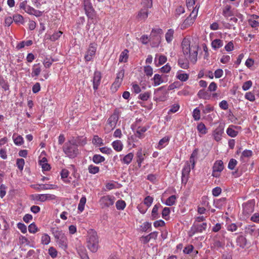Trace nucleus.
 <instances>
[{"label":"nucleus","mask_w":259,"mask_h":259,"mask_svg":"<svg viewBox=\"0 0 259 259\" xmlns=\"http://www.w3.org/2000/svg\"><path fill=\"white\" fill-rule=\"evenodd\" d=\"M225 49L227 52H230L234 50V44L233 41L229 42L225 46Z\"/></svg>","instance_id":"nucleus-60"},{"label":"nucleus","mask_w":259,"mask_h":259,"mask_svg":"<svg viewBox=\"0 0 259 259\" xmlns=\"http://www.w3.org/2000/svg\"><path fill=\"white\" fill-rule=\"evenodd\" d=\"M213 110V107L210 105H207L202 110V112L204 114H207Z\"/></svg>","instance_id":"nucleus-64"},{"label":"nucleus","mask_w":259,"mask_h":259,"mask_svg":"<svg viewBox=\"0 0 259 259\" xmlns=\"http://www.w3.org/2000/svg\"><path fill=\"white\" fill-rule=\"evenodd\" d=\"M114 202V197L110 195L103 196L99 200L100 205L103 208L112 205Z\"/></svg>","instance_id":"nucleus-10"},{"label":"nucleus","mask_w":259,"mask_h":259,"mask_svg":"<svg viewBox=\"0 0 259 259\" xmlns=\"http://www.w3.org/2000/svg\"><path fill=\"white\" fill-rule=\"evenodd\" d=\"M63 151L70 158H74L79 154V151L76 141L72 138L67 141L63 146Z\"/></svg>","instance_id":"nucleus-2"},{"label":"nucleus","mask_w":259,"mask_h":259,"mask_svg":"<svg viewBox=\"0 0 259 259\" xmlns=\"http://www.w3.org/2000/svg\"><path fill=\"white\" fill-rule=\"evenodd\" d=\"M20 243L22 245H28L30 243L29 241L25 237L20 236L19 237Z\"/></svg>","instance_id":"nucleus-62"},{"label":"nucleus","mask_w":259,"mask_h":259,"mask_svg":"<svg viewBox=\"0 0 259 259\" xmlns=\"http://www.w3.org/2000/svg\"><path fill=\"white\" fill-rule=\"evenodd\" d=\"M32 44V41L31 40L27 41H22L17 44V49H22L25 46H30Z\"/></svg>","instance_id":"nucleus-42"},{"label":"nucleus","mask_w":259,"mask_h":259,"mask_svg":"<svg viewBox=\"0 0 259 259\" xmlns=\"http://www.w3.org/2000/svg\"><path fill=\"white\" fill-rule=\"evenodd\" d=\"M174 30L172 29H169L165 33V37L166 42L168 44L171 42L174 39Z\"/></svg>","instance_id":"nucleus-28"},{"label":"nucleus","mask_w":259,"mask_h":259,"mask_svg":"<svg viewBox=\"0 0 259 259\" xmlns=\"http://www.w3.org/2000/svg\"><path fill=\"white\" fill-rule=\"evenodd\" d=\"M224 129L221 126H219L212 132V136L214 140L219 142L222 140Z\"/></svg>","instance_id":"nucleus-14"},{"label":"nucleus","mask_w":259,"mask_h":259,"mask_svg":"<svg viewBox=\"0 0 259 259\" xmlns=\"http://www.w3.org/2000/svg\"><path fill=\"white\" fill-rule=\"evenodd\" d=\"M86 203V198L82 197L81 198L79 201V203L78 206V210H83L84 209V205Z\"/></svg>","instance_id":"nucleus-50"},{"label":"nucleus","mask_w":259,"mask_h":259,"mask_svg":"<svg viewBox=\"0 0 259 259\" xmlns=\"http://www.w3.org/2000/svg\"><path fill=\"white\" fill-rule=\"evenodd\" d=\"M197 129L199 133L202 135H205L207 132V130L206 126L202 122L199 123L197 126Z\"/></svg>","instance_id":"nucleus-34"},{"label":"nucleus","mask_w":259,"mask_h":259,"mask_svg":"<svg viewBox=\"0 0 259 259\" xmlns=\"http://www.w3.org/2000/svg\"><path fill=\"white\" fill-rule=\"evenodd\" d=\"M245 232L250 235H254L255 232V225H248L246 226L245 228Z\"/></svg>","instance_id":"nucleus-35"},{"label":"nucleus","mask_w":259,"mask_h":259,"mask_svg":"<svg viewBox=\"0 0 259 259\" xmlns=\"http://www.w3.org/2000/svg\"><path fill=\"white\" fill-rule=\"evenodd\" d=\"M129 51L127 49H124L120 54L119 58L120 63H126L128 58Z\"/></svg>","instance_id":"nucleus-26"},{"label":"nucleus","mask_w":259,"mask_h":259,"mask_svg":"<svg viewBox=\"0 0 259 259\" xmlns=\"http://www.w3.org/2000/svg\"><path fill=\"white\" fill-rule=\"evenodd\" d=\"M211 45L214 50H217L223 47V41L220 39H215L212 41Z\"/></svg>","instance_id":"nucleus-29"},{"label":"nucleus","mask_w":259,"mask_h":259,"mask_svg":"<svg viewBox=\"0 0 259 259\" xmlns=\"http://www.w3.org/2000/svg\"><path fill=\"white\" fill-rule=\"evenodd\" d=\"M177 198L176 195H171L166 199L165 204L168 206L173 205L175 203Z\"/></svg>","instance_id":"nucleus-39"},{"label":"nucleus","mask_w":259,"mask_h":259,"mask_svg":"<svg viewBox=\"0 0 259 259\" xmlns=\"http://www.w3.org/2000/svg\"><path fill=\"white\" fill-rule=\"evenodd\" d=\"M145 154L143 153L142 149L138 150L137 152V162L138 163L139 167L141 166V164L144 160Z\"/></svg>","instance_id":"nucleus-25"},{"label":"nucleus","mask_w":259,"mask_h":259,"mask_svg":"<svg viewBox=\"0 0 259 259\" xmlns=\"http://www.w3.org/2000/svg\"><path fill=\"white\" fill-rule=\"evenodd\" d=\"M179 108H180L179 105L178 104H175L171 106V107H170V109L169 110L168 113H176V112H177L179 110Z\"/></svg>","instance_id":"nucleus-57"},{"label":"nucleus","mask_w":259,"mask_h":259,"mask_svg":"<svg viewBox=\"0 0 259 259\" xmlns=\"http://www.w3.org/2000/svg\"><path fill=\"white\" fill-rule=\"evenodd\" d=\"M92 142L94 144L101 146L104 145L103 140L97 135H95L93 139Z\"/></svg>","instance_id":"nucleus-37"},{"label":"nucleus","mask_w":259,"mask_h":259,"mask_svg":"<svg viewBox=\"0 0 259 259\" xmlns=\"http://www.w3.org/2000/svg\"><path fill=\"white\" fill-rule=\"evenodd\" d=\"M102 74L100 71L96 70L94 73L93 78V89L95 91H97L101 83Z\"/></svg>","instance_id":"nucleus-13"},{"label":"nucleus","mask_w":259,"mask_h":259,"mask_svg":"<svg viewBox=\"0 0 259 259\" xmlns=\"http://www.w3.org/2000/svg\"><path fill=\"white\" fill-rule=\"evenodd\" d=\"M28 231L30 233H35L38 231V229L35 224L31 223L29 226H28Z\"/></svg>","instance_id":"nucleus-59"},{"label":"nucleus","mask_w":259,"mask_h":259,"mask_svg":"<svg viewBox=\"0 0 259 259\" xmlns=\"http://www.w3.org/2000/svg\"><path fill=\"white\" fill-rule=\"evenodd\" d=\"M41 71V65L40 63L35 64L32 68L31 76L38 77Z\"/></svg>","instance_id":"nucleus-19"},{"label":"nucleus","mask_w":259,"mask_h":259,"mask_svg":"<svg viewBox=\"0 0 259 259\" xmlns=\"http://www.w3.org/2000/svg\"><path fill=\"white\" fill-rule=\"evenodd\" d=\"M246 99L250 101H254L255 99L254 95L251 92H247L245 95Z\"/></svg>","instance_id":"nucleus-63"},{"label":"nucleus","mask_w":259,"mask_h":259,"mask_svg":"<svg viewBox=\"0 0 259 259\" xmlns=\"http://www.w3.org/2000/svg\"><path fill=\"white\" fill-rule=\"evenodd\" d=\"M249 25L252 28H256L259 26V22L252 19H249L248 20Z\"/></svg>","instance_id":"nucleus-53"},{"label":"nucleus","mask_w":259,"mask_h":259,"mask_svg":"<svg viewBox=\"0 0 259 259\" xmlns=\"http://www.w3.org/2000/svg\"><path fill=\"white\" fill-rule=\"evenodd\" d=\"M252 85V81L251 80H248L243 84L242 88L244 91H247L251 87Z\"/></svg>","instance_id":"nucleus-54"},{"label":"nucleus","mask_w":259,"mask_h":259,"mask_svg":"<svg viewBox=\"0 0 259 259\" xmlns=\"http://www.w3.org/2000/svg\"><path fill=\"white\" fill-rule=\"evenodd\" d=\"M125 202L122 200H118L116 203V207L118 210H123L125 207Z\"/></svg>","instance_id":"nucleus-46"},{"label":"nucleus","mask_w":259,"mask_h":259,"mask_svg":"<svg viewBox=\"0 0 259 259\" xmlns=\"http://www.w3.org/2000/svg\"><path fill=\"white\" fill-rule=\"evenodd\" d=\"M252 155V151L250 150H244L241 154L240 159L243 160V158H249Z\"/></svg>","instance_id":"nucleus-40"},{"label":"nucleus","mask_w":259,"mask_h":259,"mask_svg":"<svg viewBox=\"0 0 259 259\" xmlns=\"http://www.w3.org/2000/svg\"><path fill=\"white\" fill-rule=\"evenodd\" d=\"M50 237L48 234H44L42 235L41 238V242L42 244L44 245H48L50 242Z\"/></svg>","instance_id":"nucleus-44"},{"label":"nucleus","mask_w":259,"mask_h":259,"mask_svg":"<svg viewBox=\"0 0 259 259\" xmlns=\"http://www.w3.org/2000/svg\"><path fill=\"white\" fill-rule=\"evenodd\" d=\"M124 74V71L123 69L120 70L117 74L116 77L112 86H114L115 88H119L122 81Z\"/></svg>","instance_id":"nucleus-15"},{"label":"nucleus","mask_w":259,"mask_h":259,"mask_svg":"<svg viewBox=\"0 0 259 259\" xmlns=\"http://www.w3.org/2000/svg\"><path fill=\"white\" fill-rule=\"evenodd\" d=\"M144 71L146 75L148 76H151L153 74V68L149 65L145 66Z\"/></svg>","instance_id":"nucleus-48"},{"label":"nucleus","mask_w":259,"mask_h":259,"mask_svg":"<svg viewBox=\"0 0 259 259\" xmlns=\"http://www.w3.org/2000/svg\"><path fill=\"white\" fill-rule=\"evenodd\" d=\"M151 93L150 92H146L143 93H141L139 95V99L143 101H147L150 97Z\"/></svg>","instance_id":"nucleus-43"},{"label":"nucleus","mask_w":259,"mask_h":259,"mask_svg":"<svg viewBox=\"0 0 259 259\" xmlns=\"http://www.w3.org/2000/svg\"><path fill=\"white\" fill-rule=\"evenodd\" d=\"M53 62V60L46 58L44 60L43 64L46 68H49L51 66Z\"/></svg>","instance_id":"nucleus-52"},{"label":"nucleus","mask_w":259,"mask_h":259,"mask_svg":"<svg viewBox=\"0 0 259 259\" xmlns=\"http://www.w3.org/2000/svg\"><path fill=\"white\" fill-rule=\"evenodd\" d=\"M183 53L186 59L192 64H195L197 61L199 45L189 37H185L182 42Z\"/></svg>","instance_id":"nucleus-1"},{"label":"nucleus","mask_w":259,"mask_h":259,"mask_svg":"<svg viewBox=\"0 0 259 259\" xmlns=\"http://www.w3.org/2000/svg\"><path fill=\"white\" fill-rule=\"evenodd\" d=\"M83 8L87 16L93 19L95 17V11L89 0H83Z\"/></svg>","instance_id":"nucleus-9"},{"label":"nucleus","mask_w":259,"mask_h":259,"mask_svg":"<svg viewBox=\"0 0 259 259\" xmlns=\"http://www.w3.org/2000/svg\"><path fill=\"white\" fill-rule=\"evenodd\" d=\"M111 146L113 149L118 152L121 151L123 148L122 143L119 140H116L112 142Z\"/></svg>","instance_id":"nucleus-20"},{"label":"nucleus","mask_w":259,"mask_h":259,"mask_svg":"<svg viewBox=\"0 0 259 259\" xmlns=\"http://www.w3.org/2000/svg\"><path fill=\"white\" fill-rule=\"evenodd\" d=\"M199 7V5H196L195 8H194V9L192 10L189 16L181 24L180 26L181 29H186L193 25L197 16Z\"/></svg>","instance_id":"nucleus-6"},{"label":"nucleus","mask_w":259,"mask_h":259,"mask_svg":"<svg viewBox=\"0 0 259 259\" xmlns=\"http://www.w3.org/2000/svg\"><path fill=\"white\" fill-rule=\"evenodd\" d=\"M221 192H222V189L219 187H217L213 188L212 190V194L215 197H217V196H218L219 195H220V194L221 193Z\"/></svg>","instance_id":"nucleus-61"},{"label":"nucleus","mask_w":259,"mask_h":259,"mask_svg":"<svg viewBox=\"0 0 259 259\" xmlns=\"http://www.w3.org/2000/svg\"><path fill=\"white\" fill-rule=\"evenodd\" d=\"M254 201L253 200L249 201L243 204V210H252L254 207Z\"/></svg>","instance_id":"nucleus-31"},{"label":"nucleus","mask_w":259,"mask_h":259,"mask_svg":"<svg viewBox=\"0 0 259 259\" xmlns=\"http://www.w3.org/2000/svg\"><path fill=\"white\" fill-rule=\"evenodd\" d=\"M26 11L27 13L30 14V15H33L35 16L36 17H40L42 15V12L39 11L35 10L34 8L30 7L29 6V7H26Z\"/></svg>","instance_id":"nucleus-24"},{"label":"nucleus","mask_w":259,"mask_h":259,"mask_svg":"<svg viewBox=\"0 0 259 259\" xmlns=\"http://www.w3.org/2000/svg\"><path fill=\"white\" fill-rule=\"evenodd\" d=\"M60 175L61 178L63 179V181L66 183H68V182H67L65 179L67 178L69 175L68 170L66 169H63L61 171Z\"/></svg>","instance_id":"nucleus-51"},{"label":"nucleus","mask_w":259,"mask_h":259,"mask_svg":"<svg viewBox=\"0 0 259 259\" xmlns=\"http://www.w3.org/2000/svg\"><path fill=\"white\" fill-rule=\"evenodd\" d=\"M167 61V58L164 55H160L158 58V63L157 66H160L164 64Z\"/></svg>","instance_id":"nucleus-58"},{"label":"nucleus","mask_w":259,"mask_h":259,"mask_svg":"<svg viewBox=\"0 0 259 259\" xmlns=\"http://www.w3.org/2000/svg\"><path fill=\"white\" fill-rule=\"evenodd\" d=\"M53 233L54 234L55 238L57 240L59 239L62 236H64L62 232L58 231V229H54L53 230Z\"/></svg>","instance_id":"nucleus-55"},{"label":"nucleus","mask_w":259,"mask_h":259,"mask_svg":"<svg viewBox=\"0 0 259 259\" xmlns=\"http://www.w3.org/2000/svg\"><path fill=\"white\" fill-rule=\"evenodd\" d=\"M54 185L52 184H33L30 187L37 191L54 189Z\"/></svg>","instance_id":"nucleus-16"},{"label":"nucleus","mask_w":259,"mask_h":259,"mask_svg":"<svg viewBox=\"0 0 259 259\" xmlns=\"http://www.w3.org/2000/svg\"><path fill=\"white\" fill-rule=\"evenodd\" d=\"M212 176L215 178H219L221 172L224 168V163L222 160H219L214 162L212 166Z\"/></svg>","instance_id":"nucleus-7"},{"label":"nucleus","mask_w":259,"mask_h":259,"mask_svg":"<svg viewBox=\"0 0 259 259\" xmlns=\"http://www.w3.org/2000/svg\"><path fill=\"white\" fill-rule=\"evenodd\" d=\"M222 14L226 18L232 16L233 13L231 10V6L229 5L224 6L222 9Z\"/></svg>","instance_id":"nucleus-21"},{"label":"nucleus","mask_w":259,"mask_h":259,"mask_svg":"<svg viewBox=\"0 0 259 259\" xmlns=\"http://www.w3.org/2000/svg\"><path fill=\"white\" fill-rule=\"evenodd\" d=\"M62 32L61 31H58L57 32H55L53 33L51 36L50 39L52 41H56L60 37L61 35L62 34Z\"/></svg>","instance_id":"nucleus-49"},{"label":"nucleus","mask_w":259,"mask_h":259,"mask_svg":"<svg viewBox=\"0 0 259 259\" xmlns=\"http://www.w3.org/2000/svg\"><path fill=\"white\" fill-rule=\"evenodd\" d=\"M153 201V198L150 196H148L144 199V202L147 206L149 207L151 206Z\"/></svg>","instance_id":"nucleus-56"},{"label":"nucleus","mask_w":259,"mask_h":259,"mask_svg":"<svg viewBox=\"0 0 259 259\" xmlns=\"http://www.w3.org/2000/svg\"><path fill=\"white\" fill-rule=\"evenodd\" d=\"M207 224L206 223H202L201 224L194 223L190 231V235L192 236L195 233H201L206 229Z\"/></svg>","instance_id":"nucleus-11"},{"label":"nucleus","mask_w":259,"mask_h":259,"mask_svg":"<svg viewBox=\"0 0 259 259\" xmlns=\"http://www.w3.org/2000/svg\"><path fill=\"white\" fill-rule=\"evenodd\" d=\"M189 75L187 73H178L176 76L177 78L184 82L189 79Z\"/></svg>","instance_id":"nucleus-38"},{"label":"nucleus","mask_w":259,"mask_h":259,"mask_svg":"<svg viewBox=\"0 0 259 259\" xmlns=\"http://www.w3.org/2000/svg\"><path fill=\"white\" fill-rule=\"evenodd\" d=\"M188 61L189 60L187 59L186 61L180 60L178 62V64L182 68L188 69L189 67V63Z\"/></svg>","instance_id":"nucleus-45"},{"label":"nucleus","mask_w":259,"mask_h":259,"mask_svg":"<svg viewBox=\"0 0 259 259\" xmlns=\"http://www.w3.org/2000/svg\"><path fill=\"white\" fill-rule=\"evenodd\" d=\"M197 96L199 99L208 100L211 98V94L208 91L205 89H202L198 91Z\"/></svg>","instance_id":"nucleus-17"},{"label":"nucleus","mask_w":259,"mask_h":259,"mask_svg":"<svg viewBox=\"0 0 259 259\" xmlns=\"http://www.w3.org/2000/svg\"><path fill=\"white\" fill-rule=\"evenodd\" d=\"M87 247L93 252L97 251L99 248V238L97 233L93 230H90L88 232L87 238Z\"/></svg>","instance_id":"nucleus-3"},{"label":"nucleus","mask_w":259,"mask_h":259,"mask_svg":"<svg viewBox=\"0 0 259 259\" xmlns=\"http://www.w3.org/2000/svg\"><path fill=\"white\" fill-rule=\"evenodd\" d=\"M237 163L238 162L236 159L233 158L231 159L228 165V168L231 170H233L237 165Z\"/></svg>","instance_id":"nucleus-47"},{"label":"nucleus","mask_w":259,"mask_h":259,"mask_svg":"<svg viewBox=\"0 0 259 259\" xmlns=\"http://www.w3.org/2000/svg\"><path fill=\"white\" fill-rule=\"evenodd\" d=\"M88 170L90 174L95 175L99 172L100 168L98 166L91 164L88 166Z\"/></svg>","instance_id":"nucleus-36"},{"label":"nucleus","mask_w":259,"mask_h":259,"mask_svg":"<svg viewBox=\"0 0 259 259\" xmlns=\"http://www.w3.org/2000/svg\"><path fill=\"white\" fill-rule=\"evenodd\" d=\"M148 128V127L144 126H139L136 131L135 135L139 139H142L145 137L144 133L146 132Z\"/></svg>","instance_id":"nucleus-23"},{"label":"nucleus","mask_w":259,"mask_h":259,"mask_svg":"<svg viewBox=\"0 0 259 259\" xmlns=\"http://www.w3.org/2000/svg\"><path fill=\"white\" fill-rule=\"evenodd\" d=\"M57 242L59 246L62 249H65L67 247V238L63 236L57 239Z\"/></svg>","instance_id":"nucleus-32"},{"label":"nucleus","mask_w":259,"mask_h":259,"mask_svg":"<svg viewBox=\"0 0 259 259\" xmlns=\"http://www.w3.org/2000/svg\"><path fill=\"white\" fill-rule=\"evenodd\" d=\"M153 86L157 87L163 82L162 77L158 74H155L153 78Z\"/></svg>","instance_id":"nucleus-30"},{"label":"nucleus","mask_w":259,"mask_h":259,"mask_svg":"<svg viewBox=\"0 0 259 259\" xmlns=\"http://www.w3.org/2000/svg\"><path fill=\"white\" fill-rule=\"evenodd\" d=\"M93 161L96 164H99L105 160L104 157L100 154H95L92 159Z\"/></svg>","instance_id":"nucleus-33"},{"label":"nucleus","mask_w":259,"mask_h":259,"mask_svg":"<svg viewBox=\"0 0 259 259\" xmlns=\"http://www.w3.org/2000/svg\"><path fill=\"white\" fill-rule=\"evenodd\" d=\"M119 110L116 109L112 114L109 117L105 125L104 130L106 134L110 133L115 128L119 119Z\"/></svg>","instance_id":"nucleus-5"},{"label":"nucleus","mask_w":259,"mask_h":259,"mask_svg":"<svg viewBox=\"0 0 259 259\" xmlns=\"http://www.w3.org/2000/svg\"><path fill=\"white\" fill-rule=\"evenodd\" d=\"M169 140L170 138L168 136L163 137L159 141L156 148L159 150L163 149L168 144Z\"/></svg>","instance_id":"nucleus-22"},{"label":"nucleus","mask_w":259,"mask_h":259,"mask_svg":"<svg viewBox=\"0 0 259 259\" xmlns=\"http://www.w3.org/2000/svg\"><path fill=\"white\" fill-rule=\"evenodd\" d=\"M134 154L131 152L125 155L122 159H121V161L122 163L128 165L132 162Z\"/></svg>","instance_id":"nucleus-27"},{"label":"nucleus","mask_w":259,"mask_h":259,"mask_svg":"<svg viewBox=\"0 0 259 259\" xmlns=\"http://www.w3.org/2000/svg\"><path fill=\"white\" fill-rule=\"evenodd\" d=\"M191 171V167L189 162H186L182 169V183L186 185L189 179V174Z\"/></svg>","instance_id":"nucleus-12"},{"label":"nucleus","mask_w":259,"mask_h":259,"mask_svg":"<svg viewBox=\"0 0 259 259\" xmlns=\"http://www.w3.org/2000/svg\"><path fill=\"white\" fill-rule=\"evenodd\" d=\"M192 116L195 120H199L200 119V110L198 108H195L193 111Z\"/></svg>","instance_id":"nucleus-41"},{"label":"nucleus","mask_w":259,"mask_h":259,"mask_svg":"<svg viewBox=\"0 0 259 259\" xmlns=\"http://www.w3.org/2000/svg\"><path fill=\"white\" fill-rule=\"evenodd\" d=\"M97 48V44L95 42H92L90 44L89 48L84 56V60L86 62L91 61L95 56Z\"/></svg>","instance_id":"nucleus-8"},{"label":"nucleus","mask_w":259,"mask_h":259,"mask_svg":"<svg viewBox=\"0 0 259 259\" xmlns=\"http://www.w3.org/2000/svg\"><path fill=\"white\" fill-rule=\"evenodd\" d=\"M153 0H142L141 3L142 8L138 12L137 19L139 21H145L148 18L149 14V9L153 6Z\"/></svg>","instance_id":"nucleus-4"},{"label":"nucleus","mask_w":259,"mask_h":259,"mask_svg":"<svg viewBox=\"0 0 259 259\" xmlns=\"http://www.w3.org/2000/svg\"><path fill=\"white\" fill-rule=\"evenodd\" d=\"M238 128V126L230 125L227 129L226 133L229 136L232 138L236 137L238 134V132L237 131L236 129H237Z\"/></svg>","instance_id":"nucleus-18"}]
</instances>
